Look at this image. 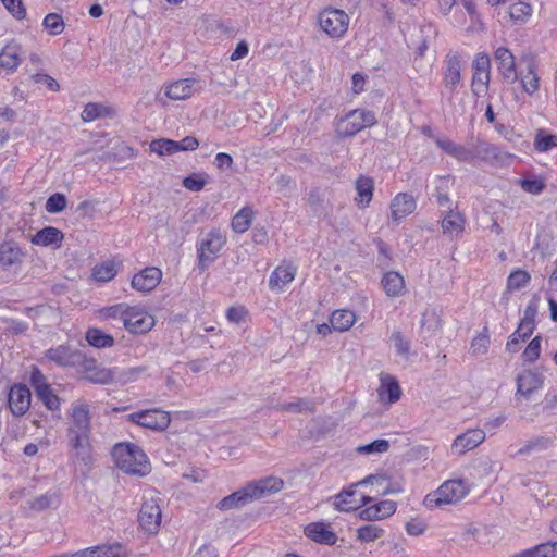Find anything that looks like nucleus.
<instances>
[{
  "label": "nucleus",
  "mask_w": 557,
  "mask_h": 557,
  "mask_svg": "<svg viewBox=\"0 0 557 557\" xmlns=\"http://www.w3.org/2000/svg\"><path fill=\"white\" fill-rule=\"evenodd\" d=\"M397 505L394 500H381L373 505H367L361 510L360 517L364 520H381L391 517L396 511Z\"/></svg>",
  "instance_id": "cd10ccee"
},
{
  "label": "nucleus",
  "mask_w": 557,
  "mask_h": 557,
  "mask_svg": "<svg viewBox=\"0 0 557 557\" xmlns=\"http://www.w3.org/2000/svg\"><path fill=\"white\" fill-rule=\"evenodd\" d=\"M350 18L341 9L325 8L318 15V24L323 33L332 39L343 38L349 27Z\"/></svg>",
  "instance_id": "39448f33"
},
{
  "label": "nucleus",
  "mask_w": 557,
  "mask_h": 557,
  "mask_svg": "<svg viewBox=\"0 0 557 557\" xmlns=\"http://www.w3.org/2000/svg\"><path fill=\"white\" fill-rule=\"evenodd\" d=\"M160 498L153 495L145 496L138 512V522L140 528L149 534L158 533L162 512L160 507Z\"/></svg>",
  "instance_id": "0eeeda50"
},
{
  "label": "nucleus",
  "mask_w": 557,
  "mask_h": 557,
  "mask_svg": "<svg viewBox=\"0 0 557 557\" xmlns=\"http://www.w3.org/2000/svg\"><path fill=\"white\" fill-rule=\"evenodd\" d=\"M441 227L445 236L457 238L465 232L466 218L461 212L450 209L442 216Z\"/></svg>",
  "instance_id": "412c9836"
},
{
  "label": "nucleus",
  "mask_w": 557,
  "mask_h": 557,
  "mask_svg": "<svg viewBox=\"0 0 557 557\" xmlns=\"http://www.w3.org/2000/svg\"><path fill=\"white\" fill-rule=\"evenodd\" d=\"M81 354L65 345L50 348L46 351V358L60 367L75 366L81 360Z\"/></svg>",
  "instance_id": "a878e982"
},
{
  "label": "nucleus",
  "mask_w": 557,
  "mask_h": 557,
  "mask_svg": "<svg viewBox=\"0 0 557 557\" xmlns=\"http://www.w3.org/2000/svg\"><path fill=\"white\" fill-rule=\"evenodd\" d=\"M162 275V271L159 268L148 267L133 276L131 285L135 290L147 294L159 285Z\"/></svg>",
  "instance_id": "2eb2a0df"
},
{
  "label": "nucleus",
  "mask_w": 557,
  "mask_h": 557,
  "mask_svg": "<svg viewBox=\"0 0 557 557\" xmlns=\"http://www.w3.org/2000/svg\"><path fill=\"white\" fill-rule=\"evenodd\" d=\"M421 329L429 335H434L442 329V320L434 309H426L423 312Z\"/></svg>",
  "instance_id": "c03bdc74"
},
{
  "label": "nucleus",
  "mask_w": 557,
  "mask_h": 557,
  "mask_svg": "<svg viewBox=\"0 0 557 557\" xmlns=\"http://www.w3.org/2000/svg\"><path fill=\"white\" fill-rule=\"evenodd\" d=\"M520 83L523 91H525L528 95L532 96L537 92L540 89V77L533 64L529 65L528 72L525 74H521Z\"/></svg>",
  "instance_id": "a18cd8bd"
},
{
  "label": "nucleus",
  "mask_w": 557,
  "mask_h": 557,
  "mask_svg": "<svg viewBox=\"0 0 557 557\" xmlns=\"http://www.w3.org/2000/svg\"><path fill=\"white\" fill-rule=\"evenodd\" d=\"M366 484L376 486V493L380 495L397 494L403 491L400 484L389 482L384 474L369 475L356 483V486Z\"/></svg>",
  "instance_id": "2f4dec72"
},
{
  "label": "nucleus",
  "mask_w": 557,
  "mask_h": 557,
  "mask_svg": "<svg viewBox=\"0 0 557 557\" xmlns=\"http://www.w3.org/2000/svg\"><path fill=\"white\" fill-rule=\"evenodd\" d=\"M123 325L128 333L141 335L154 327L156 320L145 307L128 305Z\"/></svg>",
  "instance_id": "423d86ee"
},
{
  "label": "nucleus",
  "mask_w": 557,
  "mask_h": 557,
  "mask_svg": "<svg viewBox=\"0 0 557 557\" xmlns=\"http://www.w3.org/2000/svg\"><path fill=\"white\" fill-rule=\"evenodd\" d=\"M384 535V530L375 524H367L357 529V539L362 543H373Z\"/></svg>",
  "instance_id": "3c124183"
},
{
  "label": "nucleus",
  "mask_w": 557,
  "mask_h": 557,
  "mask_svg": "<svg viewBox=\"0 0 557 557\" xmlns=\"http://www.w3.org/2000/svg\"><path fill=\"white\" fill-rule=\"evenodd\" d=\"M30 381L36 395L45 406L51 411L58 410L60 408L59 397L53 393L44 374L35 369L32 372Z\"/></svg>",
  "instance_id": "9b49d317"
},
{
  "label": "nucleus",
  "mask_w": 557,
  "mask_h": 557,
  "mask_svg": "<svg viewBox=\"0 0 557 557\" xmlns=\"http://www.w3.org/2000/svg\"><path fill=\"white\" fill-rule=\"evenodd\" d=\"M226 242V234L220 228L201 234L197 244L198 267L206 270L219 257Z\"/></svg>",
  "instance_id": "7ed1b4c3"
},
{
  "label": "nucleus",
  "mask_w": 557,
  "mask_h": 557,
  "mask_svg": "<svg viewBox=\"0 0 557 557\" xmlns=\"http://www.w3.org/2000/svg\"><path fill=\"white\" fill-rule=\"evenodd\" d=\"M128 420L153 431H164L171 422L170 413L157 408L133 412L128 416Z\"/></svg>",
  "instance_id": "1a4fd4ad"
},
{
  "label": "nucleus",
  "mask_w": 557,
  "mask_h": 557,
  "mask_svg": "<svg viewBox=\"0 0 557 557\" xmlns=\"http://www.w3.org/2000/svg\"><path fill=\"white\" fill-rule=\"evenodd\" d=\"M521 188L529 194L539 195L545 188V183L541 177L522 178L519 181Z\"/></svg>",
  "instance_id": "052dcab7"
},
{
  "label": "nucleus",
  "mask_w": 557,
  "mask_h": 557,
  "mask_svg": "<svg viewBox=\"0 0 557 557\" xmlns=\"http://www.w3.org/2000/svg\"><path fill=\"white\" fill-rule=\"evenodd\" d=\"M534 147L540 152H547L557 148V135L548 134L544 129L537 131L534 138Z\"/></svg>",
  "instance_id": "de8ad7c7"
},
{
  "label": "nucleus",
  "mask_w": 557,
  "mask_h": 557,
  "mask_svg": "<svg viewBox=\"0 0 557 557\" xmlns=\"http://www.w3.org/2000/svg\"><path fill=\"white\" fill-rule=\"evenodd\" d=\"M9 407L14 416H23L30 406V392L25 385H14L8 395Z\"/></svg>",
  "instance_id": "aec40b11"
},
{
  "label": "nucleus",
  "mask_w": 557,
  "mask_h": 557,
  "mask_svg": "<svg viewBox=\"0 0 557 557\" xmlns=\"http://www.w3.org/2000/svg\"><path fill=\"white\" fill-rule=\"evenodd\" d=\"M64 238L63 233L53 226H46L32 236L30 243L35 246L59 248Z\"/></svg>",
  "instance_id": "c756f323"
},
{
  "label": "nucleus",
  "mask_w": 557,
  "mask_h": 557,
  "mask_svg": "<svg viewBox=\"0 0 557 557\" xmlns=\"http://www.w3.org/2000/svg\"><path fill=\"white\" fill-rule=\"evenodd\" d=\"M82 557H126L127 553L121 544L101 545L81 550Z\"/></svg>",
  "instance_id": "c9c22d12"
},
{
  "label": "nucleus",
  "mask_w": 557,
  "mask_h": 557,
  "mask_svg": "<svg viewBox=\"0 0 557 557\" xmlns=\"http://www.w3.org/2000/svg\"><path fill=\"white\" fill-rule=\"evenodd\" d=\"M253 211L249 207L240 209L232 220V228L236 233H245L251 225Z\"/></svg>",
  "instance_id": "37998d69"
},
{
  "label": "nucleus",
  "mask_w": 557,
  "mask_h": 557,
  "mask_svg": "<svg viewBox=\"0 0 557 557\" xmlns=\"http://www.w3.org/2000/svg\"><path fill=\"white\" fill-rule=\"evenodd\" d=\"M389 343L396 349L397 355H399L404 359H408L410 351V343L399 330H394L392 332Z\"/></svg>",
  "instance_id": "5fc2aeb1"
},
{
  "label": "nucleus",
  "mask_w": 557,
  "mask_h": 557,
  "mask_svg": "<svg viewBox=\"0 0 557 557\" xmlns=\"http://www.w3.org/2000/svg\"><path fill=\"white\" fill-rule=\"evenodd\" d=\"M1 2L16 20L21 21L26 17V9L21 0H1Z\"/></svg>",
  "instance_id": "338daca9"
},
{
  "label": "nucleus",
  "mask_w": 557,
  "mask_h": 557,
  "mask_svg": "<svg viewBox=\"0 0 557 557\" xmlns=\"http://www.w3.org/2000/svg\"><path fill=\"white\" fill-rule=\"evenodd\" d=\"M530 281H531V275L529 272L521 270V269H517V270L512 271L509 274V276L507 277L506 289H507V292H510V293L520 290V289L524 288L525 286H528Z\"/></svg>",
  "instance_id": "79ce46f5"
},
{
  "label": "nucleus",
  "mask_w": 557,
  "mask_h": 557,
  "mask_svg": "<svg viewBox=\"0 0 557 557\" xmlns=\"http://www.w3.org/2000/svg\"><path fill=\"white\" fill-rule=\"evenodd\" d=\"M208 182L206 173L197 172L183 180V186L190 191H200Z\"/></svg>",
  "instance_id": "13d9d810"
},
{
  "label": "nucleus",
  "mask_w": 557,
  "mask_h": 557,
  "mask_svg": "<svg viewBox=\"0 0 557 557\" xmlns=\"http://www.w3.org/2000/svg\"><path fill=\"white\" fill-rule=\"evenodd\" d=\"M374 184L372 178L361 176L356 181L357 196L355 198L356 205L359 208H367L373 197Z\"/></svg>",
  "instance_id": "f704fd0d"
},
{
  "label": "nucleus",
  "mask_w": 557,
  "mask_h": 557,
  "mask_svg": "<svg viewBox=\"0 0 557 557\" xmlns=\"http://www.w3.org/2000/svg\"><path fill=\"white\" fill-rule=\"evenodd\" d=\"M376 124L374 112L366 109H356L337 117L335 121V132L339 137H352L362 129Z\"/></svg>",
  "instance_id": "20e7f679"
},
{
  "label": "nucleus",
  "mask_w": 557,
  "mask_h": 557,
  "mask_svg": "<svg viewBox=\"0 0 557 557\" xmlns=\"http://www.w3.org/2000/svg\"><path fill=\"white\" fill-rule=\"evenodd\" d=\"M469 492L470 486L466 481L461 479L447 480L425 496L424 505L429 509L454 505L462 500Z\"/></svg>",
  "instance_id": "f03ea898"
},
{
  "label": "nucleus",
  "mask_w": 557,
  "mask_h": 557,
  "mask_svg": "<svg viewBox=\"0 0 557 557\" xmlns=\"http://www.w3.org/2000/svg\"><path fill=\"white\" fill-rule=\"evenodd\" d=\"M58 504V496L55 493H46L28 500V508L33 511H42L51 508Z\"/></svg>",
  "instance_id": "09e8293b"
},
{
  "label": "nucleus",
  "mask_w": 557,
  "mask_h": 557,
  "mask_svg": "<svg viewBox=\"0 0 557 557\" xmlns=\"http://www.w3.org/2000/svg\"><path fill=\"white\" fill-rule=\"evenodd\" d=\"M485 437L486 434L482 429H469L454 440L450 446L451 454L457 456L465 455L482 444Z\"/></svg>",
  "instance_id": "f8f14e48"
},
{
  "label": "nucleus",
  "mask_w": 557,
  "mask_h": 557,
  "mask_svg": "<svg viewBox=\"0 0 557 557\" xmlns=\"http://www.w3.org/2000/svg\"><path fill=\"white\" fill-rule=\"evenodd\" d=\"M284 482L280 478L269 476L256 482L248 483L247 491L251 500L261 498L265 495L277 493L283 488Z\"/></svg>",
  "instance_id": "5701e85b"
},
{
  "label": "nucleus",
  "mask_w": 557,
  "mask_h": 557,
  "mask_svg": "<svg viewBox=\"0 0 557 557\" xmlns=\"http://www.w3.org/2000/svg\"><path fill=\"white\" fill-rule=\"evenodd\" d=\"M552 445V440L547 437H540L535 438L534 441H531L523 447H521L518 451L519 455H527L531 453L532 450H542L546 449Z\"/></svg>",
  "instance_id": "69168bd1"
},
{
  "label": "nucleus",
  "mask_w": 557,
  "mask_h": 557,
  "mask_svg": "<svg viewBox=\"0 0 557 557\" xmlns=\"http://www.w3.org/2000/svg\"><path fill=\"white\" fill-rule=\"evenodd\" d=\"M542 375L533 370H524L517 376V394L529 397L533 392L542 387Z\"/></svg>",
  "instance_id": "bb28decb"
},
{
  "label": "nucleus",
  "mask_w": 557,
  "mask_h": 557,
  "mask_svg": "<svg viewBox=\"0 0 557 557\" xmlns=\"http://www.w3.org/2000/svg\"><path fill=\"white\" fill-rule=\"evenodd\" d=\"M356 484L335 496L334 505L341 511H350L367 506L373 497L358 494Z\"/></svg>",
  "instance_id": "4468645a"
},
{
  "label": "nucleus",
  "mask_w": 557,
  "mask_h": 557,
  "mask_svg": "<svg viewBox=\"0 0 557 557\" xmlns=\"http://www.w3.org/2000/svg\"><path fill=\"white\" fill-rule=\"evenodd\" d=\"M490 334L488 330L485 326L482 332H480L476 336L473 337L470 344V352L475 356H484L487 354L490 348Z\"/></svg>",
  "instance_id": "49530a36"
},
{
  "label": "nucleus",
  "mask_w": 557,
  "mask_h": 557,
  "mask_svg": "<svg viewBox=\"0 0 557 557\" xmlns=\"http://www.w3.org/2000/svg\"><path fill=\"white\" fill-rule=\"evenodd\" d=\"M533 8L528 2H517L510 5L509 14L516 23H525L532 15Z\"/></svg>",
  "instance_id": "8fccbe9b"
},
{
  "label": "nucleus",
  "mask_w": 557,
  "mask_h": 557,
  "mask_svg": "<svg viewBox=\"0 0 557 557\" xmlns=\"http://www.w3.org/2000/svg\"><path fill=\"white\" fill-rule=\"evenodd\" d=\"M115 466L124 473L145 476L151 471L150 461L145 451L133 443H117L112 449Z\"/></svg>",
  "instance_id": "f257e3e1"
},
{
  "label": "nucleus",
  "mask_w": 557,
  "mask_h": 557,
  "mask_svg": "<svg viewBox=\"0 0 557 557\" xmlns=\"http://www.w3.org/2000/svg\"><path fill=\"white\" fill-rule=\"evenodd\" d=\"M114 371V381L127 384L137 380V377L143 373L144 369L141 368H128L124 370L113 369Z\"/></svg>",
  "instance_id": "bf43d9fd"
},
{
  "label": "nucleus",
  "mask_w": 557,
  "mask_h": 557,
  "mask_svg": "<svg viewBox=\"0 0 557 557\" xmlns=\"http://www.w3.org/2000/svg\"><path fill=\"white\" fill-rule=\"evenodd\" d=\"M67 430L90 431L89 405L83 400H76L71 408V422Z\"/></svg>",
  "instance_id": "393cba45"
},
{
  "label": "nucleus",
  "mask_w": 557,
  "mask_h": 557,
  "mask_svg": "<svg viewBox=\"0 0 557 557\" xmlns=\"http://www.w3.org/2000/svg\"><path fill=\"white\" fill-rule=\"evenodd\" d=\"M85 337L88 344L96 348H107L114 344L113 336L96 327L89 329Z\"/></svg>",
  "instance_id": "a19ab883"
},
{
  "label": "nucleus",
  "mask_w": 557,
  "mask_h": 557,
  "mask_svg": "<svg viewBox=\"0 0 557 557\" xmlns=\"http://www.w3.org/2000/svg\"><path fill=\"white\" fill-rule=\"evenodd\" d=\"M66 207V198L63 194L55 193L51 195L46 202V211L49 213H59Z\"/></svg>",
  "instance_id": "680f3d73"
},
{
  "label": "nucleus",
  "mask_w": 557,
  "mask_h": 557,
  "mask_svg": "<svg viewBox=\"0 0 557 557\" xmlns=\"http://www.w3.org/2000/svg\"><path fill=\"white\" fill-rule=\"evenodd\" d=\"M297 273V267L290 262H283L271 273L269 287L275 292H282L294 281Z\"/></svg>",
  "instance_id": "4be33fe9"
},
{
  "label": "nucleus",
  "mask_w": 557,
  "mask_h": 557,
  "mask_svg": "<svg viewBox=\"0 0 557 557\" xmlns=\"http://www.w3.org/2000/svg\"><path fill=\"white\" fill-rule=\"evenodd\" d=\"M24 256L23 250L12 243H2L0 245V263L4 267L21 263Z\"/></svg>",
  "instance_id": "4c0bfd02"
},
{
  "label": "nucleus",
  "mask_w": 557,
  "mask_h": 557,
  "mask_svg": "<svg viewBox=\"0 0 557 557\" xmlns=\"http://www.w3.org/2000/svg\"><path fill=\"white\" fill-rule=\"evenodd\" d=\"M541 352V338L534 337L525 347L522 357L525 361L533 362L540 357Z\"/></svg>",
  "instance_id": "774afa93"
},
{
  "label": "nucleus",
  "mask_w": 557,
  "mask_h": 557,
  "mask_svg": "<svg viewBox=\"0 0 557 557\" xmlns=\"http://www.w3.org/2000/svg\"><path fill=\"white\" fill-rule=\"evenodd\" d=\"M381 285L385 294L392 298L404 295L406 289L404 276L396 271L386 272L382 277Z\"/></svg>",
  "instance_id": "473e14b6"
},
{
  "label": "nucleus",
  "mask_w": 557,
  "mask_h": 557,
  "mask_svg": "<svg viewBox=\"0 0 557 557\" xmlns=\"http://www.w3.org/2000/svg\"><path fill=\"white\" fill-rule=\"evenodd\" d=\"M200 89L195 78H183L165 83L162 87L163 95L171 101H184L191 98Z\"/></svg>",
  "instance_id": "9d476101"
},
{
  "label": "nucleus",
  "mask_w": 557,
  "mask_h": 557,
  "mask_svg": "<svg viewBox=\"0 0 557 557\" xmlns=\"http://www.w3.org/2000/svg\"><path fill=\"white\" fill-rule=\"evenodd\" d=\"M401 394L400 385L394 375L387 373L380 374V386L377 388L380 403L391 406L400 399Z\"/></svg>",
  "instance_id": "f3484780"
},
{
  "label": "nucleus",
  "mask_w": 557,
  "mask_h": 557,
  "mask_svg": "<svg viewBox=\"0 0 557 557\" xmlns=\"http://www.w3.org/2000/svg\"><path fill=\"white\" fill-rule=\"evenodd\" d=\"M104 107L99 103H87L82 111V119L85 122H91L102 115Z\"/></svg>",
  "instance_id": "e2e57ef3"
},
{
  "label": "nucleus",
  "mask_w": 557,
  "mask_h": 557,
  "mask_svg": "<svg viewBox=\"0 0 557 557\" xmlns=\"http://www.w3.org/2000/svg\"><path fill=\"white\" fill-rule=\"evenodd\" d=\"M462 60L456 52L448 53L445 59V69L443 73L444 86L449 92H456L461 84Z\"/></svg>",
  "instance_id": "ddd939ff"
},
{
  "label": "nucleus",
  "mask_w": 557,
  "mask_h": 557,
  "mask_svg": "<svg viewBox=\"0 0 557 557\" xmlns=\"http://www.w3.org/2000/svg\"><path fill=\"white\" fill-rule=\"evenodd\" d=\"M389 448V442L383 438L375 440L370 444L360 445L356 451L362 455H376L386 453Z\"/></svg>",
  "instance_id": "4d7b16f0"
},
{
  "label": "nucleus",
  "mask_w": 557,
  "mask_h": 557,
  "mask_svg": "<svg viewBox=\"0 0 557 557\" xmlns=\"http://www.w3.org/2000/svg\"><path fill=\"white\" fill-rule=\"evenodd\" d=\"M42 26L51 36L62 34L65 28L62 16L57 13L47 14L42 21Z\"/></svg>",
  "instance_id": "864d4df0"
},
{
  "label": "nucleus",
  "mask_w": 557,
  "mask_h": 557,
  "mask_svg": "<svg viewBox=\"0 0 557 557\" xmlns=\"http://www.w3.org/2000/svg\"><path fill=\"white\" fill-rule=\"evenodd\" d=\"M417 209L416 198L408 193H398L391 201V220L399 223Z\"/></svg>",
  "instance_id": "dca6fc26"
},
{
  "label": "nucleus",
  "mask_w": 557,
  "mask_h": 557,
  "mask_svg": "<svg viewBox=\"0 0 557 557\" xmlns=\"http://www.w3.org/2000/svg\"><path fill=\"white\" fill-rule=\"evenodd\" d=\"M473 75L471 82L472 94L476 98L487 95L491 82V59L486 53H478L473 60Z\"/></svg>",
  "instance_id": "6e6552de"
},
{
  "label": "nucleus",
  "mask_w": 557,
  "mask_h": 557,
  "mask_svg": "<svg viewBox=\"0 0 557 557\" xmlns=\"http://www.w3.org/2000/svg\"><path fill=\"white\" fill-rule=\"evenodd\" d=\"M494 59L503 78L509 83L517 81L516 58L506 47H498L494 51Z\"/></svg>",
  "instance_id": "a211bd4d"
},
{
  "label": "nucleus",
  "mask_w": 557,
  "mask_h": 557,
  "mask_svg": "<svg viewBox=\"0 0 557 557\" xmlns=\"http://www.w3.org/2000/svg\"><path fill=\"white\" fill-rule=\"evenodd\" d=\"M356 322V314L350 310H335L330 317V323L334 332H346Z\"/></svg>",
  "instance_id": "e433bc0d"
},
{
  "label": "nucleus",
  "mask_w": 557,
  "mask_h": 557,
  "mask_svg": "<svg viewBox=\"0 0 557 557\" xmlns=\"http://www.w3.org/2000/svg\"><path fill=\"white\" fill-rule=\"evenodd\" d=\"M150 150L160 157L171 156L177 152V144L172 139H154L150 143Z\"/></svg>",
  "instance_id": "603ef678"
},
{
  "label": "nucleus",
  "mask_w": 557,
  "mask_h": 557,
  "mask_svg": "<svg viewBox=\"0 0 557 557\" xmlns=\"http://www.w3.org/2000/svg\"><path fill=\"white\" fill-rule=\"evenodd\" d=\"M67 438L70 447L75 451L76 456L83 459L90 453V431L67 430Z\"/></svg>",
  "instance_id": "7c9ffc66"
},
{
  "label": "nucleus",
  "mask_w": 557,
  "mask_h": 557,
  "mask_svg": "<svg viewBox=\"0 0 557 557\" xmlns=\"http://www.w3.org/2000/svg\"><path fill=\"white\" fill-rule=\"evenodd\" d=\"M305 535L313 542L324 545H334L337 536L331 530L330 524L318 521L307 524L304 529Z\"/></svg>",
  "instance_id": "b1692460"
},
{
  "label": "nucleus",
  "mask_w": 557,
  "mask_h": 557,
  "mask_svg": "<svg viewBox=\"0 0 557 557\" xmlns=\"http://www.w3.org/2000/svg\"><path fill=\"white\" fill-rule=\"evenodd\" d=\"M510 557H557V541L535 545Z\"/></svg>",
  "instance_id": "ea45409f"
},
{
  "label": "nucleus",
  "mask_w": 557,
  "mask_h": 557,
  "mask_svg": "<svg viewBox=\"0 0 557 557\" xmlns=\"http://www.w3.org/2000/svg\"><path fill=\"white\" fill-rule=\"evenodd\" d=\"M23 58L24 50L22 45L12 40L0 51V67L7 73H13L22 63Z\"/></svg>",
  "instance_id": "6ab92c4d"
},
{
  "label": "nucleus",
  "mask_w": 557,
  "mask_h": 557,
  "mask_svg": "<svg viewBox=\"0 0 557 557\" xmlns=\"http://www.w3.org/2000/svg\"><path fill=\"white\" fill-rule=\"evenodd\" d=\"M250 502H251L250 495L247 491V486H245L242 490H238V491L234 492L233 494L222 498L219 502L218 507L221 510H232V509L240 508Z\"/></svg>",
  "instance_id": "58836bf2"
},
{
  "label": "nucleus",
  "mask_w": 557,
  "mask_h": 557,
  "mask_svg": "<svg viewBox=\"0 0 557 557\" xmlns=\"http://www.w3.org/2000/svg\"><path fill=\"white\" fill-rule=\"evenodd\" d=\"M484 158L488 160H494L497 162H506L509 159H513L515 156L508 152L502 151L498 147L488 145L484 149Z\"/></svg>",
  "instance_id": "0e129e2a"
},
{
  "label": "nucleus",
  "mask_w": 557,
  "mask_h": 557,
  "mask_svg": "<svg viewBox=\"0 0 557 557\" xmlns=\"http://www.w3.org/2000/svg\"><path fill=\"white\" fill-rule=\"evenodd\" d=\"M128 304L120 302L113 306L104 307L98 311L99 318L102 320L119 319L124 322Z\"/></svg>",
  "instance_id": "6e6d98bb"
},
{
  "label": "nucleus",
  "mask_w": 557,
  "mask_h": 557,
  "mask_svg": "<svg viewBox=\"0 0 557 557\" xmlns=\"http://www.w3.org/2000/svg\"><path fill=\"white\" fill-rule=\"evenodd\" d=\"M122 268V263L115 260H106L97 263L91 270V276L95 281L107 283L112 281Z\"/></svg>",
  "instance_id": "72a5a7b5"
},
{
  "label": "nucleus",
  "mask_w": 557,
  "mask_h": 557,
  "mask_svg": "<svg viewBox=\"0 0 557 557\" xmlns=\"http://www.w3.org/2000/svg\"><path fill=\"white\" fill-rule=\"evenodd\" d=\"M84 377L97 384H109L114 382V371L100 367L95 360H86L84 363Z\"/></svg>",
  "instance_id": "c85d7f7f"
}]
</instances>
